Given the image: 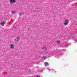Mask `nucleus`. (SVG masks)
Masks as SVG:
<instances>
[{"label":"nucleus","instance_id":"nucleus-9","mask_svg":"<svg viewBox=\"0 0 77 77\" xmlns=\"http://www.w3.org/2000/svg\"><path fill=\"white\" fill-rule=\"evenodd\" d=\"M60 42L59 41H57V44H60Z\"/></svg>","mask_w":77,"mask_h":77},{"label":"nucleus","instance_id":"nucleus-6","mask_svg":"<svg viewBox=\"0 0 77 77\" xmlns=\"http://www.w3.org/2000/svg\"><path fill=\"white\" fill-rule=\"evenodd\" d=\"M11 48H14V46L13 45H11Z\"/></svg>","mask_w":77,"mask_h":77},{"label":"nucleus","instance_id":"nucleus-1","mask_svg":"<svg viewBox=\"0 0 77 77\" xmlns=\"http://www.w3.org/2000/svg\"><path fill=\"white\" fill-rule=\"evenodd\" d=\"M6 21H2L0 22V24H1L2 26H4V25L6 24Z\"/></svg>","mask_w":77,"mask_h":77},{"label":"nucleus","instance_id":"nucleus-10","mask_svg":"<svg viewBox=\"0 0 77 77\" xmlns=\"http://www.w3.org/2000/svg\"><path fill=\"white\" fill-rule=\"evenodd\" d=\"M37 77H39V76H37Z\"/></svg>","mask_w":77,"mask_h":77},{"label":"nucleus","instance_id":"nucleus-3","mask_svg":"<svg viewBox=\"0 0 77 77\" xmlns=\"http://www.w3.org/2000/svg\"><path fill=\"white\" fill-rule=\"evenodd\" d=\"M20 37H17L16 38V42H18V41H20Z\"/></svg>","mask_w":77,"mask_h":77},{"label":"nucleus","instance_id":"nucleus-5","mask_svg":"<svg viewBox=\"0 0 77 77\" xmlns=\"http://www.w3.org/2000/svg\"><path fill=\"white\" fill-rule=\"evenodd\" d=\"M43 51H46L47 50V48H43Z\"/></svg>","mask_w":77,"mask_h":77},{"label":"nucleus","instance_id":"nucleus-8","mask_svg":"<svg viewBox=\"0 0 77 77\" xmlns=\"http://www.w3.org/2000/svg\"><path fill=\"white\" fill-rule=\"evenodd\" d=\"M45 66H47V65H48V63H45Z\"/></svg>","mask_w":77,"mask_h":77},{"label":"nucleus","instance_id":"nucleus-11","mask_svg":"<svg viewBox=\"0 0 77 77\" xmlns=\"http://www.w3.org/2000/svg\"><path fill=\"white\" fill-rule=\"evenodd\" d=\"M1 6H0V7Z\"/></svg>","mask_w":77,"mask_h":77},{"label":"nucleus","instance_id":"nucleus-7","mask_svg":"<svg viewBox=\"0 0 77 77\" xmlns=\"http://www.w3.org/2000/svg\"><path fill=\"white\" fill-rule=\"evenodd\" d=\"M46 57V56H44L43 57V58H42V59H45V58Z\"/></svg>","mask_w":77,"mask_h":77},{"label":"nucleus","instance_id":"nucleus-2","mask_svg":"<svg viewBox=\"0 0 77 77\" xmlns=\"http://www.w3.org/2000/svg\"><path fill=\"white\" fill-rule=\"evenodd\" d=\"M68 20H66L64 21V23H63V25L64 26H66L68 24Z\"/></svg>","mask_w":77,"mask_h":77},{"label":"nucleus","instance_id":"nucleus-4","mask_svg":"<svg viewBox=\"0 0 77 77\" xmlns=\"http://www.w3.org/2000/svg\"><path fill=\"white\" fill-rule=\"evenodd\" d=\"M11 3H14L15 2V0H10Z\"/></svg>","mask_w":77,"mask_h":77}]
</instances>
